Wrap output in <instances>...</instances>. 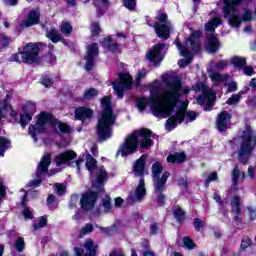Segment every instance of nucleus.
I'll list each match as a JSON object with an SVG mask.
<instances>
[{
	"mask_svg": "<svg viewBox=\"0 0 256 256\" xmlns=\"http://www.w3.org/2000/svg\"><path fill=\"white\" fill-rule=\"evenodd\" d=\"M162 81L166 89L160 93L159 97H140L137 99L136 105L141 113H143L145 108L149 106L155 117L164 119L170 117L166 121V130L173 131L177 125H181L182 121L185 120V115L187 113L186 107L175 109V107H177V102L181 97V88L183 85L179 77L169 74L162 75Z\"/></svg>",
	"mask_w": 256,
	"mask_h": 256,
	"instance_id": "1",
	"label": "nucleus"
},
{
	"mask_svg": "<svg viewBox=\"0 0 256 256\" xmlns=\"http://www.w3.org/2000/svg\"><path fill=\"white\" fill-rule=\"evenodd\" d=\"M139 143L140 149H149V147L153 145L150 130H137L128 137H126L124 143L120 146L116 155L128 157V155H133V153H137V149H139Z\"/></svg>",
	"mask_w": 256,
	"mask_h": 256,
	"instance_id": "2",
	"label": "nucleus"
},
{
	"mask_svg": "<svg viewBox=\"0 0 256 256\" xmlns=\"http://www.w3.org/2000/svg\"><path fill=\"white\" fill-rule=\"evenodd\" d=\"M230 145H238L237 155L240 163H247L256 147V133L251 126H246L241 135L230 141Z\"/></svg>",
	"mask_w": 256,
	"mask_h": 256,
	"instance_id": "3",
	"label": "nucleus"
},
{
	"mask_svg": "<svg viewBox=\"0 0 256 256\" xmlns=\"http://www.w3.org/2000/svg\"><path fill=\"white\" fill-rule=\"evenodd\" d=\"M101 105L102 113L98 119L97 134L101 141H107L113 135L112 127L115 125L117 116L113 114V110L111 109V97L105 96L101 100Z\"/></svg>",
	"mask_w": 256,
	"mask_h": 256,
	"instance_id": "4",
	"label": "nucleus"
},
{
	"mask_svg": "<svg viewBox=\"0 0 256 256\" xmlns=\"http://www.w3.org/2000/svg\"><path fill=\"white\" fill-rule=\"evenodd\" d=\"M49 125L55 127V129L58 128L61 133H71V131H73V128H71V126L68 124L55 120L53 115L46 112H41L37 117V122L35 125L29 126L28 129V133L31 135L35 143H37V135H39V133H45Z\"/></svg>",
	"mask_w": 256,
	"mask_h": 256,
	"instance_id": "5",
	"label": "nucleus"
},
{
	"mask_svg": "<svg viewBox=\"0 0 256 256\" xmlns=\"http://www.w3.org/2000/svg\"><path fill=\"white\" fill-rule=\"evenodd\" d=\"M199 37H201L200 31L192 32L190 37L186 40L185 46L181 45L178 38L175 40L176 47L178 51H180V55L186 58L181 59L178 62L179 67H187V65H189V63H191V60L193 59V53H199V51H201V46L197 41Z\"/></svg>",
	"mask_w": 256,
	"mask_h": 256,
	"instance_id": "6",
	"label": "nucleus"
},
{
	"mask_svg": "<svg viewBox=\"0 0 256 256\" xmlns=\"http://www.w3.org/2000/svg\"><path fill=\"white\" fill-rule=\"evenodd\" d=\"M86 167L92 179V186L97 189L98 193H101L104 189L103 183L108 179L105 167L101 166L97 168V160H95L91 154H88L87 156ZM93 177H96V179H93Z\"/></svg>",
	"mask_w": 256,
	"mask_h": 256,
	"instance_id": "7",
	"label": "nucleus"
},
{
	"mask_svg": "<svg viewBox=\"0 0 256 256\" xmlns=\"http://www.w3.org/2000/svg\"><path fill=\"white\" fill-rule=\"evenodd\" d=\"M156 22L153 24L149 22V17L146 18V23L149 27H153L159 39L167 40L173 33V24L169 21V17L165 12H158L155 17Z\"/></svg>",
	"mask_w": 256,
	"mask_h": 256,
	"instance_id": "8",
	"label": "nucleus"
},
{
	"mask_svg": "<svg viewBox=\"0 0 256 256\" xmlns=\"http://www.w3.org/2000/svg\"><path fill=\"white\" fill-rule=\"evenodd\" d=\"M11 61L15 63H39V45L37 43H28L24 46L23 51L11 56Z\"/></svg>",
	"mask_w": 256,
	"mask_h": 256,
	"instance_id": "9",
	"label": "nucleus"
},
{
	"mask_svg": "<svg viewBox=\"0 0 256 256\" xmlns=\"http://www.w3.org/2000/svg\"><path fill=\"white\" fill-rule=\"evenodd\" d=\"M196 91H202L204 93L203 95L198 96V105H205L204 111H211L213 105H215V93L213 90L209 89V87L203 83H198L196 85Z\"/></svg>",
	"mask_w": 256,
	"mask_h": 256,
	"instance_id": "10",
	"label": "nucleus"
},
{
	"mask_svg": "<svg viewBox=\"0 0 256 256\" xmlns=\"http://www.w3.org/2000/svg\"><path fill=\"white\" fill-rule=\"evenodd\" d=\"M161 173H163V165L160 162H155L152 165V179L156 191L165 189L167 179H169V176L171 175L169 172H164L161 176Z\"/></svg>",
	"mask_w": 256,
	"mask_h": 256,
	"instance_id": "11",
	"label": "nucleus"
},
{
	"mask_svg": "<svg viewBox=\"0 0 256 256\" xmlns=\"http://www.w3.org/2000/svg\"><path fill=\"white\" fill-rule=\"evenodd\" d=\"M235 2L233 0L224 1V17L228 18V24L230 27H241V23H243V19L239 14L237 13V10L235 8Z\"/></svg>",
	"mask_w": 256,
	"mask_h": 256,
	"instance_id": "12",
	"label": "nucleus"
},
{
	"mask_svg": "<svg viewBox=\"0 0 256 256\" xmlns=\"http://www.w3.org/2000/svg\"><path fill=\"white\" fill-rule=\"evenodd\" d=\"M73 159H77V153L72 150H68L56 156L55 161L58 167H61V165H65V163H68L70 167H77V170L81 171V165H83L84 160L78 159L76 161H73Z\"/></svg>",
	"mask_w": 256,
	"mask_h": 256,
	"instance_id": "13",
	"label": "nucleus"
},
{
	"mask_svg": "<svg viewBox=\"0 0 256 256\" xmlns=\"http://www.w3.org/2000/svg\"><path fill=\"white\" fill-rule=\"evenodd\" d=\"M120 81H116L112 83V87L117 95L118 99H123V95H125V91H129L131 86L133 85V78L131 75L119 74Z\"/></svg>",
	"mask_w": 256,
	"mask_h": 256,
	"instance_id": "14",
	"label": "nucleus"
},
{
	"mask_svg": "<svg viewBox=\"0 0 256 256\" xmlns=\"http://www.w3.org/2000/svg\"><path fill=\"white\" fill-rule=\"evenodd\" d=\"M145 195H147V188L145 187V179L141 177L138 186L129 194L127 201L130 204L141 203L145 199Z\"/></svg>",
	"mask_w": 256,
	"mask_h": 256,
	"instance_id": "15",
	"label": "nucleus"
},
{
	"mask_svg": "<svg viewBox=\"0 0 256 256\" xmlns=\"http://www.w3.org/2000/svg\"><path fill=\"white\" fill-rule=\"evenodd\" d=\"M163 49H169V45L165 43L155 45L148 53L146 54L147 59H149L154 65H161V61H163L164 57Z\"/></svg>",
	"mask_w": 256,
	"mask_h": 256,
	"instance_id": "16",
	"label": "nucleus"
},
{
	"mask_svg": "<svg viewBox=\"0 0 256 256\" xmlns=\"http://www.w3.org/2000/svg\"><path fill=\"white\" fill-rule=\"evenodd\" d=\"M97 55H99V46L97 45V43H93L87 46L86 56H85L86 71H91V69H93L95 65V58L97 57Z\"/></svg>",
	"mask_w": 256,
	"mask_h": 256,
	"instance_id": "17",
	"label": "nucleus"
},
{
	"mask_svg": "<svg viewBox=\"0 0 256 256\" xmlns=\"http://www.w3.org/2000/svg\"><path fill=\"white\" fill-rule=\"evenodd\" d=\"M97 203V193L96 192H88L82 195L80 200V205L84 211H91L95 208V204Z\"/></svg>",
	"mask_w": 256,
	"mask_h": 256,
	"instance_id": "18",
	"label": "nucleus"
},
{
	"mask_svg": "<svg viewBox=\"0 0 256 256\" xmlns=\"http://www.w3.org/2000/svg\"><path fill=\"white\" fill-rule=\"evenodd\" d=\"M40 17L41 14L39 11L32 10L28 13L26 19L20 23V27L25 29L27 27H33V25H38Z\"/></svg>",
	"mask_w": 256,
	"mask_h": 256,
	"instance_id": "19",
	"label": "nucleus"
},
{
	"mask_svg": "<svg viewBox=\"0 0 256 256\" xmlns=\"http://www.w3.org/2000/svg\"><path fill=\"white\" fill-rule=\"evenodd\" d=\"M11 100V95H6L5 101H0V121L7 115V113H10L11 117H17V112L13 110V106L9 104V101Z\"/></svg>",
	"mask_w": 256,
	"mask_h": 256,
	"instance_id": "20",
	"label": "nucleus"
},
{
	"mask_svg": "<svg viewBox=\"0 0 256 256\" xmlns=\"http://www.w3.org/2000/svg\"><path fill=\"white\" fill-rule=\"evenodd\" d=\"M231 121V115L227 111H223L218 114L217 118V129L218 131H227V125Z\"/></svg>",
	"mask_w": 256,
	"mask_h": 256,
	"instance_id": "21",
	"label": "nucleus"
},
{
	"mask_svg": "<svg viewBox=\"0 0 256 256\" xmlns=\"http://www.w3.org/2000/svg\"><path fill=\"white\" fill-rule=\"evenodd\" d=\"M74 113L76 119H79V121H82V123H85L87 119H91V117H93V110L87 107H79Z\"/></svg>",
	"mask_w": 256,
	"mask_h": 256,
	"instance_id": "22",
	"label": "nucleus"
},
{
	"mask_svg": "<svg viewBox=\"0 0 256 256\" xmlns=\"http://www.w3.org/2000/svg\"><path fill=\"white\" fill-rule=\"evenodd\" d=\"M49 165H51V156L50 155L43 156L36 170V177L38 178L43 177V173H47V170L49 169Z\"/></svg>",
	"mask_w": 256,
	"mask_h": 256,
	"instance_id": "23",
	"label": "nucleus"
},
{
	"mask_svg": "<svg viewBox=\"0 0 256 256\" xmlns=\"http://www.w3.org/2000/svg\"><path fill=\"white\" fill-rule=\"evenodd\" d=\"M206 49L208 53H217L219 49H221V43H219V39L215 37V35H210L206 41Z\"/></svg>",
	"mask_w": 256,
	"mask_h": 256,
	"instance_id": "24",
	"label": "nucleus"
},
{
	"mask_svg": "<svg viewBox=\"0 0 256 256\" xmlns=\"http://www.w3.org/2000/svg\"><path fill=\"white\" fill-rule=\"evenodd\" d=\"M145 161H147V156L142 155L134 164V175L136 177H143L145 171Z\"/></svg>",
	"mask_w": 256,
	"mask_h": 256,
	"instance_id": "25",
	"label": "nucleus"
},
{
	"mask_svg": "<svg viewBox=\"0 0 256 256\" xmlns=\"http://www.w3.org/2000/svg\"><path fill=\"white\" fill-rule=\"evenodd\" d=\"M210 79L211 81H213V83H215L216 85L219 84V83H227V81L229 80V75L228 74H220V73H217L215 71H212L210 73Z\"/></svg>",
	"mask_w": 256,
	"mask_h": 256,
	"instance_id": "26",
	"label": "nucleus"
},
{
	"mask_svg": "<svg viewBox=\"0 0 256 256\" xmlns=\"http://www.w3.org/2000/svg\"><path fill=\"white\" fill-rule=\"evenodd\" d=\"M46 37L52 41V43H59L63 40V35L56 29L47 30Z\"/></svg>",
	"mask_w": 256,
	"mask_h": 256,
	"instance_id": "27",
	"label": "nucleus"
},
{
	"mask_svg": "<svg viewBox=\"0 0 256 256\" xmlns=\"http://www.w3.org/2000/svg\"><path fill=\"white\" fill-rule=\"evenodd\" d=\"M84 247L86 248V255L85 256H95L97 255V245L93 243V240L87 239Z\"/></svg>",
	"mask_w": 256,
	"mask_h": 256,
	"instance_id": "28",
	"label": "nucleus"
},
{
	"mask_svg": "<svg viewBox=\"0 0 256 256\" xmlns=\"http://www.w3.org/2000/svg\"><path fill=\"white\" fill-rule=\"evenodd\" d=\"M102 45L103 47H105V49H108V51H117L119 49V44H117V42H114L111 37L105 38Z\"/></svg>",
	"mask_w": 256,
	"mask_h": 256,
	"instance_id": "29",
	"label": "nucleus"
},
{
	"mask_svg": "<svg viewBox=\"0 0 256 256\" xmlns=\"http://www.w3.org/2000/svg\"><path fill=\"white\" fill-rule=\"evenodd\" d=\"M168 163H183L185 161V153L170 154L167 157Z\"/></svg>",
	"mask_w": 256,
	"mask_h": 256,
	"instance_id": "30",
	"label": "nucleus"
},
{
	"mask_svg": "<svg viewBox=\"0 0 256 256\" xmlns=\"http://www.w3.org/2000/svg\"><path fill=\"white\" fill-rule=\"evenodd\" d=\"M230 62L237 69H242L243 67H245L247 65V59H245L244 57H239V56L232 57Z\"/></svg>",
	"mask_w": 256,
	"mask_h": 256,
	"instance_id": "31",
	"label": "nucleus"
},
{
	"mask_svg": "<svg viewBox=\"0 0 256 256\" xmlns=\"http://www.w3.org/2000/svg\"><path fill=\"white\" fill-rule=\"evenodd\" d=\"M221 25V19L213 18L208 23L205 24L206 31H210L211 33L215 32V29Z\"/></svg>",
	"mask_w": 256,
	"mask_h": 256,
	"instance_id": "32",
	"label": "nucleus"
},
{
	"mask_svg": "<svg viewBox=\"0 0 256 256\" xmlns=\"http://www.w3.org/2000/svg\"><path fill=\"white\" fill-rule=\"evenodd\" d=\"M232 211L236 213V215H241V197L234 196L231 201Z\"/></svg>",
	"mask_w": 256,
	"mask_h": 256,
	"instance_id": "33",
	"label": "nucleus"
},
{
	"mask_svg": "<svg viewBox=\"0 0 256 256\" xmlns=\"http://www.w3.org/2000/svg\"><path fill=\"white\" fill-rule=\"evenodd\" d=\"M232 189H234V191H237V183L239 181V177H241V172L239 171V167L235 166V168L232 171Z\"/></svg>",
	"mask_w": 256,
	"mask_h": 256,
	"instance_id": "34",
	"label": "nucleus"
},
{
	"mask_svg": "<svg viewBox=\"0 0 256 256\" xmlns=\"http://www.w3.org/2000/svg\"><path fill=\"white\" fill-rule=\"evenodd\" d=\"M10 146L11 142L7 140V138L0 137V157H3L5 155V151H7Z\"/></svg>",
	"mask_w": 256,
	"mask_h": 256,
	"instance_id": "35",
	"label": "nucleus"
},
{
	"mask_svg": "<svg viewBox=\"0 0 256 256\" xmlns=\"http://www.w3.org/2000/svg\"><path fill=\"white\" fill-rule=\"evenodd\" d=\"M13 40L6 34H0V49H5L9 47Z\"/></svg>",
	"mask_w": 256,
	"mask_h": 256,
	"instance_id": "36",
	"label": "nucleus"
},
{
	"mask_svg": "<svg viewBox=\"0 0 256 256\" xmlns=\"http://www.w3.org/2000/svg\"><path fill=\"white\" fill-rule=\"evenodd\" d=\"M31 119H33V115L29 113L20 115V125L22 129H25L27 125H29V122L31 121Z\"/></svg>",
	"mask_w": 256,
	"mask_h": 256,
	"instance_id": "37",
	"label": "nucleus"
},
{
	"mask_svg": "<svg viewBox=\"0 0 256 256\" xmlns=\"http://www.w3.org/2000/svg\"><path fill=\"white\" fill-rule=\"evenodd\" d=\"M94 227L93 224H86L84 227L81 228L80 233H79V238L83 239L84 235H89V233H93Z\"/></svg>",
	"mask_w": 256,
	"mask_h": 256,
	"instance_id": "38",
	"label": "nucleus"
},
{
	"mask_svg": "<svg viewBox=\"0 0 256 256\" xmlns=\"http://www.w3.org/2000/svg\"><path fill=\"white\" fill-rule=\"evenodd\" d=\"M173 213L177 221H183V219H185V212L181 209V207L175 206L173 208Z\"/></svg>",
	"mask_w": 256,
	"mask_h": 256,
	"instance_id": "39",
	"label": "nucleus"
},
{
	"mask_svg": "<svg viewBox=\"0 0 256 256\" xmlns=\"http://www.w3.org/2000/svg\"><path fill=\"white\" fill-rule=\"evenodd\" d=\"M60 31L61 33H63V35H66L67 37H69L73 31V27H71V24L67 22H62Z\"/></svg>",
	"mask_w": 256,
	"mask_h": 256,
	"instance_id": "40",
	"label": "nucleus"
},
{
	"mask_svg": "<svg viewBox=\"0 0 256 256\" xmlns=\"http://www.w3.org/2000/svg\"><path fill=\"white\" fill-rule=\"evenodd\" d=\"M14 247L18 253H23V251H25V240L23 237L17 238Z\"/></svg>",
	"mask_w": 256,
	"mask_h": 256,
	"instance_id": "41",
	"label": "nucleus"
},
{
	"mask_svg": "<svg viewBox=\"0 0 256 256\" xmlns=\"http://www.w3.org/2000/svg\"><path fill=\"white\" fill-rule=\"evenodd\" d=\"M43 227H47V218L45 216L40 217L39 223L33 224L34 231H39V229H43Z\"/></svg>",
	"mask_w": 256,
	"mask_h": 256,
	"instance_id": "42",
	"label": "nucleus"
},
{
	"mask_svg": "<svg viewBox=\"0 0 256 256\" xmlns=\"http://www.w3.org/2000/svg\"><path fill=\"white\" fill-rule=\"evenodd\" d=\"M98 94H99V91L95 88L87 89L84 92V99H93V97H97Z\"/></svg>",
	"mask_w": 256,
	"mask_h": 256,
	"instance_id": "43",
	"label": "nucleus"
},
{
	"mask_svg": "<svg viewBox=\"0 0 256 256\" xmlns=\"http://www.w3.org/2000/svg\"><path fill=\"white\" fill-rule=\"evenodd\" d=\"M154 191L158 197V205L160 207H163V205H165V194H163V191H165V187L160 191H158V190H156V188H154Z\"/></svg>",
	"mask_w": 256,
	"mask_h": 256,
	"instance_id": "44",
	"label": "nucleus"
},
{
	"mask_svg": "<svg viewBox=\"0 0 256 256\" xmlns=\"http://www.w3.org/2000/svg\"><path fill=\"white\" fill-rule=\"evenodd\" d=\"M241 101V92L234 94L232 97H230L226 103L227 105H237Z\"/></svg>",
	"mask_w": 256,
	"mask_h": 256,
	"instance_id": "45",
	"label": "nucleus"
},
{
	"mask_svg": "<svg viewBox=\"0 0 256 256\" xmlns=\"http://www.w3.org/2000/svg\"><path fill=\"white\" fill-rule=\"evenodd\" d=\"M123 4L129 11H135V7H137V1L135 0H123Z\"/></svg>",
	"mask_w": 256,
	"mask_h": 256,
	"instance_id": "46",
	"label": "nucleus"
},
{
	"mask_svg": "<svg viewBox=\"0 0 256 256\" xmlns=\"http://www.w3.org/2000/svg\"><path fill=\"white\" fill-rule=\"evenodd\" d=\"M99 229L104 233V235H113V233L117 231V227L115 226H111V227L100 226Z\"/></svg>",
	"mask_w": 256,
	"mask_h": 256,
	"instance_id": "47",
	"label": "nucleus"
},
{
	"mask_svg": "<svg viewBox=\"0 0 256 256\" xmlns=\"http://www.w3.org/2000/svg\"><path fill=\"white\" fill-rule=\"evenodd\" d=\"M183 245H184V247H186V249H189V250L195 249V243L189 237L183 238Z\"/></svg>",
	"mask_w": 256,
	"mask_h": 256,
	"instance_id": "48",
	"label": "nucleus"
},
{
	"mask_svg": "<svg viewBox=\"0 0 256 256\" xmlns=\"http://www.w3.org/2000/svg\"><path fill=\"white\" fill-rule=\"evenodd\" d=\"M224 85L228 87L226 93H234V91H237V82L231 81L229 83L224 82Z\"/></svg>",
	"mask_w": 256,
	"mask_h": 256,
	"instance_id": "49",
	"label": "nucleus"
},
{
	"mask_svg": "<svg viewBox=\"0 0 256 256\" xmlns=\"http://www.w3.org/2000/svg\"><path fill=\"white\" fill-rule=\"evenodd\" d=\"M55 189L57 195H65V191H67V187L65 186V184L62 183L55 184Z\"/></svg>",
	"mask_w": 256,
	"mask_h": 256,
	"instance_id": "50",
	"label": "nucleus"
},
{
	"mask_svg": "<svg viewBox=\"0 0 256 256\" xmlns=\"http://www.w3.org/2000/svg\"><path fill=\"white\" fill-rule=\"evenodd\" d=\"M101 32V28L99 27V23L94 22L91 26V34L93 37H96Z\"/></svg>",
	"mask_w": 256,
	"mask_h": 256,
	"instance_id": "51",
	"label": "nucleus"
},
{
	"mask_svg": "<svg viewBox=\"0 0 256 256\" xmlns=\"http://www.w3.org/2000/svg\"><path fill=\"white\" fill-rule=\"evenodd\" d=\"M243 74L251 77V75H255V69L251 66H247V64L242 68Z\"/></svg>",
	"mask_w": 256,
	"mask_h": 256,
	"instance_id": "52",
	"label": "nucleus"
},
{
	"mask_svg": "<svg viewBox=\"0 0 256 256\" xmlns=\"http://www.w3.org/2000/svg\"><path fill=\"white\" fill-rule=\"evenodd\" d=\"M227 65H229V62L221 60L215 64V69L216 71H223Z\"/></svg>",
	"mask_w": 256,
	"mask_h": 256,
	"instance_id": "53",
	"label": "nucleus"
},
{
	"mask_svg": "<svg viewBox=\"0 0 256 256\" xmlns=\"http://www.w3.org/2000/svg\"><path fill=\"white\" fill-rule=\"evenodd\" d=\"M251 246V238L244 236L241 242V249H247V247Z\"/></svg>",
	"mask_w": 256,
	"mask_h": 256,
	"instance_id": "54",
	"label": "nucleus"
},
{
	"mask_svg": "<svg viewBox=\"0 0 256 256\" xmlns=\"http://www.w3.org/2000/svg\"><path fill=\"white\" fill-rule=\"evenodd\" d=\"M194 227H195L196 231H201V227H205V221H203L199 218H196L194 220Z\"/></svg>",
	"mask_w": 256,
	"mask_h": 256,
	"instance_id": "55",
	"label": "nucleus"
},
{
	"mask_svg": "<svg viewBox=\"0 0 256 256\" xmlns=\"http://www.w3.org/2000/svg\"><path fill=\"white\" fill-rule=\"evenodd\" d=\"M102 206L104 207L106 213H109V211H111V198H105L102 201Z\"/></svg>",
	"mask_w": 256,
	"mask_h": 256,
	"instance_id": "56",
	"label": "nucleus"
},
{
	"mask_svg": "<svg viewBox=\"0 0 256 256\" xmlns=\"http://www.w3.org/2000/svg\"><path fill=\"white\" fill-rule=\"evenodd\" d=\"M41 84L44 85V87H51V85L53 84V81L51 80V77L44 76L41 79Z\"/></svg>",
	"mask_w": 256,
	"mask_h": 256,
	"instance_id": "57",
	"label": "nucleus"
},
{
	"mask_svg": "<svg viewBox=\"0 0 256 256\" xmlns=\"http://www.w3.org/2000/svg\"><path fill=\"white\" fill-rule=\"evenodd\" d=\"M157 233H159V224L152 223L150 225V235H157Z\"/></svg>",
	"mask_w": 256,
	"mask_h": 256,
	"instance_id": "58",
	"label": "nucleus"
},
{
	"mask_svg": "<svg viewBox=\"0 0 256 256\" xmlns=\"http://www.w3.org/2000/svg\"><path fill=\"white\" fill-rule=\"evenodd\" d=\"M217 172H213L210 174V176L207 178L206 180V187H209V184L211 183V181H217Z\"/></svg>",
	"mask_w": 256,
	"mask_h": 256,
	"instance_id": "59",
	"label": "nucleus"
},
{
	"mask_svg": "<svg viewBox=\"0 0 256 256\" xmlns=\"http://www.w3.org/2000/svg\"><path fill=\"white\" fill-rule=\"evenodd\" d=\"M186 119L188 121H195V119H197V112L195 111H189L186 114Z\"/></svg>",
	"mask_w": 256,
	"mask_h": 256,
	"instance_id": "60",
	"label": "nucleus"
},
{
	"mask_svg": "<svg viewBox=\"0 0 256 256\" xmlns=\"http://www.w3.org/2000/svg\"><path fill=\"white\" fill-rule=\"evenodd\" d=\"M252 18H253V15L251 14V11L245 10L242 16V21H251Z\"/></svg>",
	"mask_w": 256,
	"mask_h": 256,
	"instance_id": "61",
	"label": "nucleus"
},
{
	"mask_svg": "<svg viewBox=\"0 0 256 256\" xmlns=\"http://www.w3.org/2000/svg\"><path fill=\"white\" fill-rule=\"evenodd\" d=\"M23 216L25 217V219H31V211L29 210V208L25 207L24 211H23Z\"/></svg>",
	"mask_w": 256,
	"mask_h": 256,
	"instance_id": "62",
	"label": "nucleus"
},
{
	"mask_svg": "<svg viewBox=\"0 0 256 256\" xmlns=\"http://www.w3.org/2000/svg\"><path fill=\"white\" fill-rule=\"evenodd\" d=\"M248 211L250 213V219L254 221V219H256V210L253 208H248Z\"/></svg>",
	"mask_w": 256,
	"mask_h": 256,
	"instance_id": "63",
	"label": "nucleus"
},
{
	"mask_svg": "<svg viewBox=\"0 0 256 256\" xmlns=\"http://www.w3.org/2000/svg\"><path fill=\"white\" fill-rule=\"evenodd\" d=\"M214 199L216 200V203H218V205H223V200L221 199V196L217 193H214Z\"/></svg>",
	"mask_w": 256,
	"mask_h": 256,
	"instance_id": "64",
	"label": "nucleus"
}]
</instances>
